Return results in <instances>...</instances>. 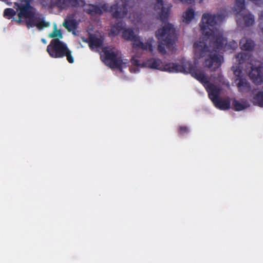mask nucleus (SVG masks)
<instances>
[{
  "label": "nucleus",
  "mask_w": 263,
  "mask_h": 263,
  "mask_svg": "<svg viewBox=\"0 0 263 263\" xmlns=\"http://www.w3.org/2000/svg\"><path fill=\"white\" fill-rule=\"evenodd\" d=\"M122 32L123 39L132 42L133 47L135 49H141L150 52L153 51V45L155 40L153 37L143 39L136 35L133 29L126 27V24L123 21L117 23L110 27L109 34L110 36H116Z\"/></svg>",
  "instance_id": "7ed1b4c3"
},
{
  "label": "nucleus",
  "mask_w": 263,
  "mask_h": 263,
  "mask_svg": "<svg viewBox=\"0 0 263 263\" xmlns=\"http://www.w3.org/2000/svg\"><path fill=\"white\" fill-rule=\"evenodd\" d=\"M176 2H181L184 4H192L193 2L201 3L202 0H174Z\"/></svg>",
  "instance_id": "a878e982"
},
{
  "label": "nucleus",
  "mask_w": 263,
  "mask_h": 263,
  "mask_svg": "<svg viewBox=\"0 0 263 263\" xmlns=\"http://www.w3.org/2000/svg\"><path fill=\"white\" fill-rule=\"evenodd\" d=\"M102 61L111 68L122 72L129 66L128 61L122 57L121 53L115 48H104L101 54Z\"/></svg>",
  "instance_id": "0eeeda50"
},
{
  "label": "nucleus",
  "mask_w": 263,
  "mask_h": 263,
  "mask_svg": "<svg viewBox=\"0 0 263 263\" xmlns=\"http://www.w3.org/2000/svg\"><path fill=\"white\" fill-rule=\"evenodd\" d=\"M63 25L67 30L72 31L76 28V23L73 20L67 18L63 23Z\"/></svg>",
  "instance_id": "4be33fe9"
},
{
  "label": "nucleus",
  "mask_w": 263,
  "mask_h": 263,
  "mask_svg": "<svg viewBox=\"0 0 263 263\" xmlns=\"http://www.w3.org/2000/svg\"><path fill=\"white\" fill-rule=\"evenodd\" d=\"M260 23L259 24V33L263 35V14L259 15Z\"/></svg>",
  "instance_id": "393cba45"
},
{
  "label": "nucleus",
  "mask_w": 263,
  "mask_h": 263,
  "mask_svg": "<svg viewBox=\"0 0 263 263\" xmlns=\"http://www.w3.org/2000/svg\"><path fill=\"white\" fill-rule=\"evenodd\" d=\"M226 17L225 12L216 14L211 13L203 14L200 23L202 36L194 43L195 59L204 58L205 65L212 68H218L223 62L220 50H234L238 44L234 41L226 40L219 25Z\"/></svg>",
  "instance_id": "f257e3e1"
},
{
  "label": "nucleus",
  "mask_w": 263,
  "mask_h": 263,
  "mask_svg": "<svg viewBox=\"0 0 263 263\" xmlns=\"http://www.w3.org/2000/svg\"><path fill=\"white\" fill-rule=\"evenodd\" d=\"M48 36L50 38H53V39H59V40L63 37L61 30L57 29V26L55 23H53V30L52 32L48 34Z\"/></svg>",
  "instance_id": "412c9836"
},
{
  "label": "nucleus",
  "mask_w": 263,
  "mask_h": 263,
  "mask_svg": "<svg viewBox=\"0 0 263 263\" xmlns=\"http://www.w3.org/2000/svg\"><path fill=\"white\" fill-rule=\"evenodd\" d=\"M234 74L237 78L235 83L238 90L241 92H248L250 89V83L244 78L245 72L241 69L240 65L233 67Z\"/></svg>",
  "instance_id": "ddd939ff"
},
{
  "label": "nucleus",
  "mask_w": 263,
  "mask_h": 263,
  "mask_svg": "<svg viewBox=\"0 0 263 263\" xmlns=\"http://www.w3.org/2000/svg\"><path fill=\"white\" fill-rule=\"evenodd\" d=\"M194 53H195L194 48ZM193 58L194 64H192L191 61L185 58H181L174 63H168V72H180L184 74H191L193 77L198 80L204 85L210 80V78L205 74L203 70L197 69L196 65L200 62H203L204 66L212 70H214L217 68L209 67L206 66L204 58H198L197 60H195L194 54Z\"/></svg>",
  "instance_id": "39448f33"
},
{
  "label": "nucleus",
  "mask_w": 263,
  "mask_h": 263,
  "mask_svg": "<svg viewBox=\"0 0 263 263\" xmlns=\"http://www.w3.org/2000/svg\"><path fill=\"white\" fill-rule=\"evenodd\" d=\"M46 50L51 58H62L66 57L69 63L74 62L71 51L65 43L59 39H52L47 46Z\"/></svg>",
  "instance_id": "9b49d317"
},
{
  "label": "nucleus",
  "mask_w": 263,
  "mask_h": 263,
  "mask_svg": "<svg viewBox=\"0 0 263 263\" xmlns=\"http://www.w3.org/2000/svg\"><path fill=\"white\" fill-rule=\"evenodd\" d=\"M132 65L129 70L132 73H137L142 68H149L168 72V63L164 64L159 59L151 58L143 60L138 55H134L131 60Z\"/></svg>",
  "instance_id": "6e6552de"
},
{
  "label": "nucleus",
  "mask_w": 263,
  "mask_h": 263,
  "mask_svg": "<svg viewBox=\"0 0 263 263\" xmlns=\"http://www.w3.org/2000/svg\"><path fill=\"white\" fill-rule=\"evenodd\" d=\"M221 85L229 87V83L221 74H218L217 78L213 76L210 77V80L203 86L214 106L220 110H226L230 108L231 101L229 97H220L222 90Z\"/></svg>",
  "instance_id": "423d86ee"
},
{
  "label": "nucleus",
  "mask_w": 263,
  "mask_h": 263,
  "mask_svg": "<svg viewBox=\"0 0 263 263\" xmlns=\"http://www.w3.org/2000/svg\"><path fill=\"white\" fill-rule=\"evenodd\" d=\"M232 108L236 111H241L249 106V102L245 99H233L232 101Z\"/></svg>",
  "instance_id": "f3484780"
},
{
  "label": "nucleus",
  "mask_w": 263,
  "mask_h": 263,
  "mask_svg": "<svg viewBox=\"0 0 263 263\" xmlns=\"http://www.w3.org/2000/svg\"><path fill=\"white\" fill-rule=\"evenodd\" d=\"M254 44L253 41L246 37L242 38L240 41V46L244 50H251L254 47Z\"/></svg>",
  "instance_id": "aec40b11"
},
{
  "label": "nucleus",
  "mask_w": 263,
  "mask_h": 263,
  "mask_svg": "<svg viewBox=\"0 0 263 263\" xmlns=\"http://www.w3.org/2000/svg\"><path fill=\"white\" fill-rule=\"evenodd\" d=\"M237 23L239 26H250L254 24V16L248 11L236 17Z\"/></svg>",
  "instance_id": "2eb2a0df"
},
{
  "label": "nucleus",
  "mask_w": 263,
  "mask_h": 263,
  "mask_svg": "<svg viewBox=\"0 0 263 263\" xmlns=\"http://www.w3.org/2000/svg\"><path fill=\"white\" fill-rule=\"evenodd\" d=\"M252 101L254 104L263 107V87L254 91Z\"/></svg>",
  "instance_id": "a211bd4d"
},
{
  "label": "nucleus",
  "mask_w": 263,
  "mask_h": 263,
  "mask_svg": "<svg viewBox=\"0 0 263 263\" xmlns=\"http://www.w3.org/2000/svg\"><path fill=\"white\" fill-rule=\"evenodd\" d=\"M30 1L20 0L18 3H15V8L18 17L16 21L19 23L24 21L28 28L36 26L40 30L49 27L50 22L45 20L31 6Z\"/></svg>",
  "instance_id": "20e7f679"
},
{
  "label": "nucleus",
  "mask_w": 263,
  "mask_h": 263,
  "mask_svg": "<svg viewBox=\"0 0 263 263\" xmlns=\"http://www.w3.org/2000/svg\"><path fill=\"white\" fill-rule=\"evenodd\" d=\"M88 38L82 37L81 39L84 43L88 44L92 49L99 47L102 43V37L100 32L89 29L87 31Z\"/></svg>",
  "instance_id": "4468645a"
},
{
  "label": "nucleus",
  "mask_w": 263,
  "mask_h": 263,
  "mask_svg": "<svg viewBox=\"0 0 263 263\" xmlns=\"http://www.w3.org/2000/svg\"><path fill=\"white\" fill-rule=\"evenodd\" d=\"M128 18L135 25H139L142 21V14L139 11H133L130 13Z\"/></svg>",
  "instance_id": "6ab92c4d"
},
{
  "label": "nucleus",
  "mask_w": 263,
  "mask_h": 263,
  "mask_svg": "<svg viewBox=\"0 0 263 263\" xmlns=\"http://www.w3.org/2000/svg\"><path fill=\"white\" fill-rule=\"evenodd\" d=\"M235 60L236 62H238L240 65L248 60L251 65V71L249 73L250 79L256 85H260L263 82L262 63L254 60L250 55L242 52L238 54L235 57Z\"/></svg>",
  "instance_id": "1a4fd4ad"
},
{
  "label": "nucleus",
  "mask_w": 263,
  "mask_h": 263,
  "mask_svg": "<svg viewBox=\"0 0 263 263\" xmlns=\"http://www.w3.org/2000/svg\"><path fill=\"white\" fill-rule=\"evenodd\" d=\"M189 132L190 129L186 126H181L179 128V133L180 135H184L187 134Z\"/></svg>",
  "instance_id": "b1692460"
},
{
  "label": "nucleus",
  "mask_w": 263,
  "mask_h": 263,
  "mask_svg": "<svg viewBox=\"0 0 263 263\" xmlns=\"http://www.w3.org/2000/svg\"><path fill=\"white\" fill-rule=\"evenodd\" d=\"M80 45H81V47H84V46L82 45V44L81 43H80Z\"/></svg>",
  "instance_id": "cd10ccee"
},
{
  "label": "nucleus",
  "mask_w": 263,
  "mask_h": 263,
  "mask_svg": "<svg viewBox=\"0 0 263 263\" xmlns=\"http://www.w3.org/2000/svg\"><path fill=\"white\" fill-rule=\"evenodd\" d=\"M41 41L43 43L45 44L47 43L46 40L44 39H42Z\"/></svg>",
  "instance_id": "bb28decb"
},
{
  "label": "nucleus",
  "mask_w": 263,
  "mask_h": 263,
  "mask_svg": "<svg viewBox=\"0 0 263 263\" xmlns=\"http://www.w3.org/2000/svg\"><path fill=\"white\" fill-rule=\"evenodd\" d=\"M128 0H115V4L110 6L107 4H100L99 6L86 4L84 0H49L43 1V5L50 8L57 7L61 10L70 7H83L84 10L92 15L101 14L103 12H110L116 18H123L127 14Z\"/></svg>",
  "instance_id": "f03ea898"
},
{
  "label": "nucleus",
  "mask_w": 263,
  "mask_h": 263,
  "mask_svg": "<svg viewBox=\"0 0 263 263\" xmlns=\"http://www.w3.org/2000/svg\"><path fill=\"white\" fill-rule=\"evenodd\" d=\"M156 36L158 41V50L161 53H165L164 46L170 48L175 42V28L173 25L165 23L156 32Z\"/></svg>",
  "instance_id": "9d476101"
},
{
  "label": "nucleus",
  "mask_w": 263,
  "mask_h": 263,
  "mask_svg": "<svg viewBox=\"0 0 263 263\" xmlns=\"http://www.w3.org/2000/svg\"><path fill=\"white\" fill-rule=\"evenodd\" d=\"M15 11L11 8L6 9L4 11V16L8 19L12 18L15 15Z\"/></svg>",
  "instance_id": "5701e85b"
},
{
  "label": "nucleus",
  "mask_w": 263,
  "mask_h": 263,
  "mask_svg": "<svg viewBox=\"0 0 263 263\" xmlns=\"http://www.w3.org/2000/svg\"><path fill=\"white\" fill-rule=\"evenodd\" d=\"M154 10L162 21L167 20L171 14L172 5L168 0H155Z\"/></svg>",
  "instance_id": "f8f14e48"
},
{
  "label": "nucleus",
  "mask_w": 263,
  "mask_h": 263,
  "mask_svg": "<svg viewBox=\"0 0 263 263\" xmlns=\"http://www.w3.org/2000/svg\"><path fill=\"white\" fill-rule=\"evenodd\" d=\"M197 15V13L192 7H189L182 15V21L185 24H190L193 21Z\"/></svg>",
  "instance_id": "dca6fc26"
}]
</instances>
